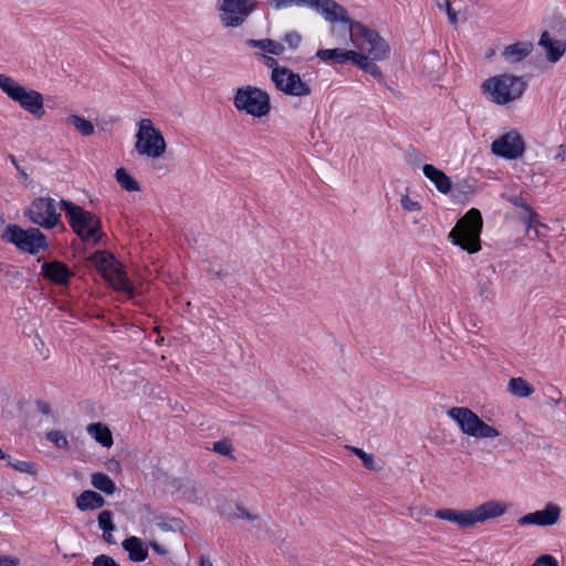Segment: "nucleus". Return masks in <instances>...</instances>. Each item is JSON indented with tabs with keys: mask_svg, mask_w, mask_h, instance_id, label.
<instances>
[{
	"mask_svg": "<svg viewBox=\"0 0 566 566\" xmlns=\"http://www.w3.org/2000/svg\"><path fill=\"white\" fill-rule=\"evenodd\" d=\"M510 509V504L499 500H490L472 510L440 509L434 516L457 525L459 528H472L476 524H484L489 520L503 516Z\"/></svg>",
	"mask_w": 566,
	"mask_h": 566,
	"instance_id": "obj_1",
	"label": "nucleus"
},
{
	"mask_svg": "<svg viewBox=\"0 0 566 566\" xmlns=\"http://www.w3.org/2000/svg\"><path fill=\"white\" fill-rule=\"evenodd\" d=\"M350 41L356 52L363 54L369 64L379 67L376 62L385 61L390 55V46L387 41L376 31L360 22L350 24Z\"/></svg>",
	"mask_w": 566,
	"mask_h": 566,
	"instance_id": "obj_2",
	"label": "nucleus"
},
{
	"mask_svg": "<svg viewBox=\"0 0 566 566\" xmlns=\"http://www.w3.org/2000/svg\"><path fill=\"white\" fill-rule=\"evenodd\" d=\"M527 87L523 76L503 73L486 78L482 85V92L490 101L499 105H506L518 99Z\"/></svg>",
	"mask_w": 566,
	"mask_h": 566,
	"instance_id": "obj_3",
	"label": "nucleus"
},
{
	"mask_svg": "<svg viewBox=\"0 0 566 566\" xmlns=\"http://www.w3.org/2000/svg\"><path fill=\"white\" fill-rule=\"evenodd\" d=\"M483 219L481 212L471 208L460 218L449 233V239L468 253H476L481 250L480 235L482 232Z\"/></svg>",
	"mask_w": 566,
	"mask_h": 566,
	"instance_id": "obj_4",
	"label": "nucleus"
},
{
	"mask_svg": "<svg viewBox=\"0 0 566 566\" xmlns=\"http://www.w3.org/2000/svg\"><path fill=\"white\" fill-rule=\"evenodd\" d=\"M91 262L105 281L117 292L133 296V284L128 280L124 265L107 251H96Z\"/></svg>",
	"mask_w": 566,
	"mask_h": 566,
	"instance_id": "obj_5",
	"label": "nucleus"
},
{
	"mask_svg": "<svg viewBox=\"0 0 566 566\" xmlns=\"http://www.w3.org/2000/svg\"><path fill=\"white\" fill-rule=\"evenodd\" d=\"M0 88L8 97L18 103L21 108L35 118H42L44 116V99L40 92L28 90L15 80L4 74H0Z\"/></svg>",
	"mask_w": 566,
	"mask_h": 566,
	"instance_id": "obj_6",
	"label": "nucleus"
},
{
	"mask_svg": "<svg viewBox=\"0 0 566 566\" xmlns=\"http://www.w3.org/2000/svg\"><path fill=\"white\" fill-rule=\"evenodd\" d=\"M459 427L460 431L475 439H496L500 431L484 422L474 411L467 407H452L447 412Z\"/></svg>",
	"mask_w": 566,
	"mask_h": 566,
	"instance_id": "obj_7",
	"label": "nucleus"
},
{
	"mask_svg": "<svg viewBox=\"0 0 566 566\" xmlns=\"http://www.w3.org/2000/svg\"><path fill=\"white\" fill-rule=\"evenodd\" d=\"M138 129L135 135V150L138 155L158 159L161 158L167 150V143L163 133L155 127L149 118H143L137 124Z\"/></svg>",
	"mask_w": 566,
	"mask_h": 566,
	"instance_id": "obj_8",
	"label": "nucleus"
},
{
	"mask_svg": "<svg viewBox=\"0 0 566 566\" xmlns=\"http://www.w3.org/2000/svg\"><path fill=\"white\" fill-rule=\"evenodd\" d=\"M61 206L76 234L84 241L97 243L102 235L99 219L70 201L62 200Z\"/></svg>",
	"mask_w": 566,
	"mask_h": 566,
	"instance_id": "obj_9",
	"label": "nucleus"
},
{
	"mask_svg": "<svg viewBox=\"0 0 566 566\" xmlns=\"http://www.w3.org/2000/svg\"><path fill=\"white\" fill-rule=\"evenodd\" d=\"M233 105L239 112L261 118L271 111L270 95L252 85L239 87L233 96Z\"/></svg>",
	"mask_w": 566,
	"mask_h": 566,
	"instance_id": "obj_10",
	"label": "nucleus"
},
{
	"mask_svg": "<svg viewBox=\"0 0 566 566\" xmlns=\"http://www.w3.org/2000/svg\"><path fill=\"white\" fill-rule=\"evenodd\" d=\"M256 7L255 0H218L219 19L226 28L241 27Z\"/></svg>",
	"mask_w": 566,
	"mask_h": 566,
	"instance_id": "obj_11",
	"label": "nucleus"
},
{
	"mask_svg": "<svg viewBox=\"0 0 566 566\" xmlns=\"http://www.w3.org/2000/svg\"><path fill=\"white\" fill-rule=\"evenodd\" d=\"M3 237L20 250L32 254L46 247L45 235L36 228L24 230L17 224H10L6 228Z\"/></svg>",
	"mask_w": 566,
	"mask_h": 566,
	"instance_id": "obj_12",
	"label": "nucleus"
},
{
	"mask_svg": "<svg viewBox=\"0 0 566 566\" xmlns=\"http://www.w3.org/2000/svg\"><path fill=\"white\" fill-rule=\"evenodd\" d=\"M316 56L324 62H333L336 64H344L350 61L353 64L357 65L364 72L370 74L371 76L382 80V73L379 67H374L368 63L366 57L356 52L355 50H345V49H321L316 52Z\"/></svg>",
	"mask_w": 566,
	"mask_h": 566,
	"instance_id": "obj_13",
	"label": "nucleus"
},
{
	"mask_svg": "<svg viewBox=\"0 0 566 566\" xmlns=\"http://www.w3.org/2000/svg\"><path fill=\"white\" fill-rule=\"evenodd\" d=\"M25 216L32 223L48 230L56 227L61 220L55 200L48 197L34 199L29 206Z\"/></svg>",
	"mask_w": 566,
	"mask_h": 566,
	"instance_id": "obj_14",
	"label": "nucleus"
},
{
	"mask_svg": "<svg viewBox=\"0 0 566 566\" xmlns=\"http://www.w3.org/2000/svg\"><path fill=\"white\" fill-rule=\"evenodd\" d=\"M271 81L277 91L290 96L304 97L312 93L310 84L303 81L300 74L286 66L271 74Z\"/></svg>",
	"mask_w": 566,
	"mask_h": 566,
	"instance_id": "obj_15",
	"label": "nucleus"
},
{
	"mask_svg": "<svg viewBox=\"0 0 566 566\" xmlns=\"http://www.w3.org/2000/svg\"><path fill=\"white\" fill-rule=\"evenodd\" d=\"M491 149L497 156L515 159L523 155L525 146L521 135L512 130L495 139L491 145Z\"/></svg>",
	"mask_w": 566,
	"mask_h": 566,
	"instance_id": "obj_16",
	"label": "nucleus"
},
{
	"mask_svg": "<svg viewBox=\"0 0 566 566\" xmlns=\"http://www.w3.org/2000/svg\"><path fill=\"white\" fill-rule=\"evenodd\" d=\"M308 7L315 8L328 22L343 23L348 31L350 30V24L356 22L352 21L347 10L334 0H313Z\"/></svg>",
	"mask_w": 566,
	"mask_h": 566,
	"instance_id": "obj_17",
	"label": "nucleus"
},
{
	"mask_svg": "<svg viewBox=\"0 0 566 566\" xmlns=\"http://www.w3.org/2000/svg\"><path fill=\"white\" fill-rule=\"evenodd\" d=\"M562 509L555 503H547L543 510L528 513L518 518L520 525L551 526L558 522Z\"/></svg>",
	"mask_w": 566,
	"mask_h": 566,
	"instance_id": "obj_18",
	"label": "nucleus"
},
{
	"mask_svg": "<svg viewBox=\"0 0 566 566\" xmlns=\"http://www.w3.org/2000/svg\"><path fill=\"white\" fill-rule=\"evenodd\" d=\"M422 171L440 193L448 195L451 192L453 182L441 169L431 164H424Z\"/></svg>",
	"mask_w": 566,
	"mask_h": 566,
	"instance_id": "obj_19",
	"label": "nucleus"
},
{
	"mask_svg": "<svg viewBox=\"0 0 566 566\" xmlns=\"http://www.w3.org/2000/svg\"><path fill=\"white\" fill-rule=\"evenodd\" d=\"M42 274L44 277L55 284H66L72 275L70 269L59 261L46 262L42 265Z\"/></svg>",
	"mask_w": 566,
	"mask_h": 566,
	"instance_id": "obj_20",
	"label": "nucleus"
},
{
	"mask_svg": "<svg viewBox=\"0 0 566 566\" xmlns=\"http://www.w3.org/2000/svg\"><path fill=\"white\" fill-rule=\"evenodd\" d=\"M533 44L530 41H522L512 43L505 46L501 53V56L509 64H515L523 61L531 54Z\"/></svg>",
	"mask_w": 566,
	"mask_h": 566,
	"instance_id": "obj_21",
	"label": "nucleus"
},
{
	"mask_svg": "<svg viewBox=\"0 0 566 566\" xmlns=\"http://www.w3.org/2000/svg\"><path fill=\"white\" fill-rule=\"evenodd\" d=\"M539 45L543 46L547 59L553 63L557 62L566 51V43L551 39L547 32L542 34Z\"/></svg>",
	"mask_w": 566,
	"mask_h": 566,
	"instance_id": "obj_22",
	"label": "nucleus"
},
{
	"mask_svg": "<svg viewBox=\"0 0 566 566\" xmlns=\"http://www.w3.org/2000/svg\"><path fill=\"white\" fill-rule=\"evenodd\" d=\"M123 548L128 553L129 559L136 563L144 562L148 557V551L140 538L130 536L123 542Z\"/></svg>",
	"mask_w": 566,
	"mask_h": 566,
	"instance_id": "obj_23",
	"label": "nucleus"
},
{
	"mask_svg": "<svg viewBox=\"0 0 566 566\" xmlns=\"http://www.w3.org/2000/svg\"><path fill=\"white\" fill-rule=\"evenodd\" d=\"M105 501L101 494L94 491H84L76 499V507L81 511L96 510L103 507Z\"/></svg>",
	"mask_w": 566,
	"mask_h": 566,
	"instance_id": "obj_24",
	"label": "nucleus"
},
{
	"mask_svg": "<svg viewBox=\"0 0 566 566\" xmlns=\"http://www.w3.org/2000/svg\"><path fill=\"white\" fill-rule=\"evenodd\" d=\"M87 433L103 447L109 448L113 444V436L109 428L102 422L91 423L86 428Z\"/></svg>",
	"mask_w": 566,
	"mask_h": 566,
	"instance_id": "obj_25",
	"label": "nucleus"
},
{
	"mask_svg": "<svg viewBox=\"0 0 566 566\" xmlns=\"http://www.w3.org/2000/svg\"><path fill=\"white\" fill-rule=\"evenodd\" d=\"M247 44L250 48L260 49L261 51L270 53L272 55H282L285 51V46L283 45V43L272 39H249L247 41Z\"/></svg>",
	"mask_w": 566,
	"mask_h": 566,
	"instance_id": "obj_26",
	"label": "nucleus"
},
{
	"mask_svg": "<svg viewBox=\"0 0 566 566\" xmlns=\"http://www.w3.org/2000/svg\"><path fill=\"white\" fill-rule=\"evenodd\" d=\"M507 390L516 397L526 398L534 392V388L522 377H514L509 380Z\"/></svg>",
	"mask_w": 566,
	"mask_h": 566,
	"instance_id": "obj_27",
	"label": "nucleus"
},
{
	"mask_svg": "<svg viewBox=\"0 0 566 566\" xmlns=\"http://www.w3.org/2000/svg\"><path fill=\"white\" fill-rule=\"evenodd\" d=\"M91 483L95 489L106 494H113L116 490L114 481L107 474L102 472L93 473Z\"/></svg>",
	"mask_w": 566,
	"mask_h": 566,
	"instance_id": "obj_28",
	"label": "nucleus"
},
{
	"mask_svg": "<svg viewBox=\"0 0 566 566\" xmlns=\"http://www.w3.org/2000/svg\"><path fill=\"white\" fill-rule=\"evenodd\" d=\"M115 179L120 185V187L128 192L140 190L138 181L132 175H129L125 168H118L116 170Z\"/></svg>",
	"mask_w": 566,
	"mask_h": 566,
	"instance_id": "obj_29",
	"label": "nucleus"
},
{
	"mask_svg": "<svg viewBox=\"0 0 566 566\" xmlns=\"http://www.w3.org/2000/svg\"><path fill=\"white\" fill-rule=\"evenodd\" d=\"M66 122L72 125L83 136H91L94 134L95 128L92 122L85 119L80 115L72 114L66 117Z\"/></svg>",
	"mask_w": 566,
	"mask_h": 566,
	"instance_id": "obj_30",
	"label": "nucleus"
},
{
	"mask_svg": "<svg viewBox=\"0 0 566 566\" xmlns=\"http://www.w3.org/2000/svg\"><path fill=\"white\" fill-rule=\"evenodd\" d=\"M510 202L516 207H520L524 210V214L521 217V219L526 223L528 229H531L534 224L535 219L537 218L536 212L524 201L522 197H511Z\"/></svg>",
	"mask_w": 566,
	"mask_h": 566,
	"instance_id": "obj_31",
	"label": "nucleus"
},
{
	"mask_svg": "<svg viewBox=\"0 0 566 566\" xmlns=\"http://www.w3.org/2000/svg\"><path fill=\"white\" fill-rule=\"evenodd\" d=\"M46 439L60 450H70V442L66 436L60 430H51L46 433Z\"/></svg>",
	"mask_w": 566,
	"mask_h": 566,
	"instance_id": "obj_32",
	"label": "nucleus"
},
{
	"mask_svg": "<svg viewBox=\"0 0 566 566\" xmlns=\"http://www.w3.org/2000/svg\"><path fill=\"white\" fill-rule=\"evenodd\" d=\"M400 205L406 212H419L422 209L421 203L409 195L401 196Z\"/></svg>",
	"mask_w": 566,
	"mask_h": 566,
	"instance_id": "obj_33",
	"label": "nucleus"
},
{
	"mask_svg": "<svg viewBox=\"0 0 566 566\" xmlns=\"http://www.w3.org/2000/svg\"><path fill=\"white\" fill-rule=\"evenodd\" d=\"M98 526L103 531H114L113 513L111 511H102L97 517Z\"/></svg>",
	"mask_w": 566,
	"mask_h": 566,
	"instance_id": "obj_34",
	"label": "nucleus"
},
{
	"mask_svg": "<svg viewBox=\"0 0 566 566\" xmlns=\"http://www.w3.org/2000/svg\"><path fill=\"white\" fill-rule=\"evenodd\" d=\"M348 449L361 460L364 467L370 470L376 469V464L371 454H368L364 450L356 447H348Z\"/></svg>",
	"mask_w": 566,
	"mask_h": 566,
	"instance_id": "obj_35",
	"label": "nucleus"
},
{
	"mask_svg": "<svg viewBox=\"0 0 566 566\" xmlns=\"http://www.w3.org/2000/svg\"><path fill=\"white\" fill-rule=\"evenodd\" d=\"M212 450L221 455L231 457L233 446L229 440H220L213 443Z\"/></svg>",
	"mask_w": 566,
	"mask_h": 566,
	"instance_id": "obj_36",
	"label": "nucleus"
},
{
	"mask_svg": "<svg viewBox=\"0 0 566 566\" xmlns=\"http://www.w3.org/2000/svg\"><path fill=\"white\" fill-rule=\"evenodd\" d=\"M283 41L291 50H296L302 43V35L296 31H290L284 35Z\"/></svg>",
	"mask_w": 566,
	"mask_h": 566,
	"instance_id": "obj_37",
	"label": "nucleus"
},
{
	"mask_svg": "<svg viewBox=\"0 0 566 566\" xmlns=\"http://www.w3.org/2000/svg\"><path fill=\"white\" fill-rule=\"evenodd\" d=\"M11 467L19 472L29 473V474L36 473L35 465L32 462L17 461L14 463H11Z\"/></svg>",
	"mask_w": 566,
	"mask_h": 566,
	"instance_id": "obj_38",
	"label": "nucleus"
},
{
	"mask_svg": "<svg viewBox=\"0 0 566 566\" xmlns=\"http://www.w3.org/2000/svg\"><path fill=\"white\" fill-rule=\"evenodd\" d=\"M92 566H120L115 559L108 555H98L94 558Z\"/></svg>",
	"mask_w": 566,
	"mask_h": 566,
	"instance_id": "obj_39",
	"label": "nucleus"
},
{
	"mask_svg": "<svg viewBox=\"0 0 566 566\" xmlns=\"http://www.w3.org/2000/svg\"><path fill=\"white\" fill-rule=\"evenodd\" d=\"M259 57L262 60L263 64L266 67L272 70L271 74H274V72L276 70H282V67H283V66H281L279 64V62L273 56H269V55H265V54H260Z\"/></svg>",
	"mask_w": 566,
	"mask_h": 566,
	"instance_id": "obj_40",
	"label": "nucleus"
},
{
	"mask_svg": "<svg viewBox=\"0 0 566 566\" xmlns=\"http://www.w3.org/2000/svg\"><path fill=\"white\" fill-rule=\"evenodd\" d=\"M538 564L541 566H558L556 558L547 554L541 555L538 557Z\"/></svg>",
	"mask_w": 566,
	"mask_h": 566,
	"instance_id": "obj_41",
	"label": "nucleus"
},
{
	"mask_svg": "<svg viewBox=\"0 0 566 566\" xmlns=\"http://www.w3.org/2000/svg\"><path fill=\"white\" fill-rule=\"evenodd\" d=\"M20 559L18 557L0 555V566H19Z\"/></svg>",
	"mask_w": 566,
	"mask_h": 566,
	"instance_id": "obj_42",
	"label": "nucleus"
},
{
	"mask_svg": "<svg viewBox=\"0 0 566 566\" xmlns=\"http://www.w3.org/2000/svg\"><path fill=\"white\" fill-rule=\"evenodd\" d=\"M444 9L448 14L450 23L455 24L458 22L457 12L453 10L449 0L444 1Z\"/></svg>",
	"mask_w": 566,
	"mask_h": 566,
	"instance_id": "obj_43",
	"label": "nucleus"
},
{
	"mask_svg": "<svg viewBox=\"0 0 566 566\" xmlns=\"http://www.w3.org/2000/svg\"><path fill=\"white\" fill-rule=\"evenodd\" d=\"M150 547L154 549V552H156L159 555H167L168 554V549L166 547H164L163 545H160L156 541H151L150 542Z\"/></svg>",
	"mask_w": 566,
	"mask_h": 566,
	"instance_id": "obj_44",
	"label": "nucleus"
},
{
	"mask_svg": "<svg viewBox=\"0 0 566 566\" xmlns=\"http://www.w3.org/2000/svg\"><path fill=\"white\" fill-rule=\"evenodd\" d=\"M239 512H240L239 516L242 517V518H245V520L251 521V522L258 520V515L250 513L245 509H241L240 507Z\"/></svg>",
	"mask_w": 566,
	"mask_h": 566,
	"instance_id": "obj_45",
	"label": "nucleus"
},
{
	"mask_svg": "<svg viewBox=\"0 0 566 566\" xmlns=\"http://www.w3.org/2000/svg\"><path fill=\"white\" fill-rule=\"evenodd\" d=\"M538 226H541V227H545L544 224H542L541 222H538V221H537V218H536V219H535V221H534L533 227H532L531 229H528V228H527V232H528V234L531 235L532 230H534V235H535L536 238H538V237H539V233H538V230H537V227H538Z\"/></svg>",
	"mask_w": 566,
	"mask_h": 566,
	"instance_id": "obj_46",
	"label": "nucleus"
},
{
	"mask_svg": "<svg viewBox=\"0 0 566 566\" xmlns=\"http://www.w3.org/2000/svg\"><path fill=\"white\" fill-rule=\"evenodd\" d=\"M112 533L113 531H103V539L108 544L114 543V537Z\"/></svg>",
	"mask_w": 566,
	"mask_h": 566,
	"instance_id": "obj_47",
	"label": "nucleus"
},
{
	"mask_svg": "<svg viewBox=\"0 0 566 566\" xmlns=\"http://www.w3.org/2000/svg\"><path fill=\"white\" fill-rule=\"evenodd\" d=\"M201 566H212L209 560H201Z\"/></svg>",
	"mask_w": 566,
	"mask_h": 566,
	"instance_id": "obj_48",
	"label": "nucleus"
},
{
	"mask_svg": "<svg viewBox=\"0 0 566 566\" xmlns=\"http://www.w3.org/2000/svg\"><path fill=\"white\" fill-rule=\"evenodd\" d=\"M159 527H161L163 530H167V524L163 523V524H159Z\"/></svg>",
	"mask_w": 566,
	"mask_h": 566,
	"instance_id": "obj_49",
	"label": "nucleus"
},
{
	"mask_svg": "<svg viewBox=\"0 0 566 566\" xmlns=\"http://www.w3.org/2000/svg\"><path fill=\"white\" fill-rule=\"evenodd\" d=\"M4 457H6V455H4V452L0 449V460H1V459H4Z\"/></svg>",
	"mask_w": 566,
	"mask_h": 566,
	"instance_id": "obj_50",
	"label": "nucleus"
}]
</instances>
